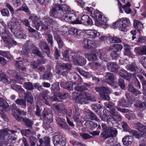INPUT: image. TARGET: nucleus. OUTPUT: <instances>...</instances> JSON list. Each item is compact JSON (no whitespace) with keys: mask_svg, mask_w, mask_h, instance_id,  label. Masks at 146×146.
Instances as JSON below:
<instances>
[{"mask_svg":"<svg viewBox=\"0 0 146 146\" xmlns=\"http://www.w3.org/2000/svg\"><path fill=\"white\" fill-rule=\"evenodd\" d=\"M130 3L129 2H128L122 7L125 12L127 14H130L131 12L132 11L130 8Z\"/></svg>","mask_w":146,"mask_h":146,"instance_id":"39","label":"nucleus"},{"mask_svg":"<svg viewBox=\"0 0 146 146\" xmlns=\"http://www.w3.org/2000/svg\"><path fill=\"white\" fill-rule=\"evenodd\" d=\"M78 29L74 27H72L68 31V33L69 34L75 35Z\"/></svg>","mask_w":146,"mask_h":146,"instance_id":"61","label":"nucleus"},{"mask_svg":"<svg viewBox=\"0 0 146 146\" xmlns=\"http://www.w3.org/2000/svg\"><path fill=\"white\" fill-rule=\"evenodd\" d=\"M0 106L3 109H7L9 106V105L5 100L1 98H0Z\"/></svg>","mask_w":146,"mask_h":146,"instance_id":"41","label":"nucleus"},{"mask_svg":"<svg viewBox=\"0 0 146 146\" xmlns=\"http://www.w3.org/2000/svg\"><path fill=\"white\" fill-rule=\"evenodd\" d=\"M29 139L31 146H35L37 139L34 136H31L29 137Z\"/></svg>","mask_w":146,"mask_h":146,"instance_id":"46","label":"nucleus"},{"mask_svg":"<svg viewBox=\"0 0 146 146\" xmlns=\"http://www.w3.org/2000/svg\"><path fill=\"white\" fill-rule=\"evenodd\" d=\"M73 52V51H71L70 52ZM71 53V52H70ZM62 55L63 56V59L65 61H69L70 60L71 54L70 56L69 55V50H66L64 51Z\"/></svg>","mask_w":146,"mask_h":146,"instance_id":"34","label":"nucleus"},{"mask_svg":"<svg viewBox=\"0 0 146 146\" xmlns=\"http://www.w3.org/2000/svg\"><path fill=\"white\" fill-rule=\"evenodd\" d=\"M9 131L11 132L12 133L17 131L14 130H10L8 129H4L0 132V141H2L5 138V136L9 133Z\"/></svg>","mask_w":146,"mask_h":146,"instance_id":"17","label":"nucleus"},{"mask_svg":"<svg viewBox=\"0 0 146 146\" xmlns=\"http://www.w3.org/2000/svg\"><path fill=\"white\" fill-rule=\"evenodd\" d=\"M24 94L25 101L32 104L34 102V99L32 94L29 92H25Z\"/></svg>","mask_w":146,"mask_h":146,"instance_id":"22","label":"nucleus"},{"mask_svg":"<svg viewBox=\"0 0 146 146\" xmlns=\"http://www.w3.org/2000/svg\"><path fill=\"white\" fill-rule=\"evenodd\" d=\"M84 32L91 38H95L100 35V33L95 30H85Z\"/></svg>","mask_w":146,"mask_h":146,"instance_id":"16","label":"nucleus"},{"mask_svg":"<svg viewBox=\"0 0 146 146\" xmlns=\"http://www.w3.org/2000/svg\"><path fill=\"white\" fill-rule=\"evenodd\" d=\"M84 55L85 57L89 61H93L96 60L97 59V57L95 53H85Z\"/></svg>","mask_w":146,"mask_h":146,"instance_id":"27","label":"nucleus"},{"mask_svg":"<svg viewBox=\"0 0 146 146\" xmlns=\"http://www.w3.org/2000/svg\"><path fill=\"white\" fill-rule=\"evenodd\" d=\"M119 75L127 80L129 81L131 79L130 74L127 73L126 71L122 69L120 70L119 72Z\"/></svg>","mask_w":146,"mask_h":146,"instance_id":"25","label":"nucleus"},{"mask_svg":"<svg viewBox=\"0 0 146 146\" xmlns=\"http://www.w3.org/2000/svg\"><path fill=\"white\" fill-rule=\"evenodd\" d=\"M101 91L104 94H102V98L104 100L109 101L110 100V98L108 94L110 93L111 90L107 87H101Z\"/></svg>","mask_w":146,"mask_h":146,"instance_id":"15","label":"nucleus"},{"mask_svg":"<svg viewBox=\"0 0 146 146\" xmlns=\"http://www.w3.org/2000/svg\"><path fill=\"white\" fill-rule=\"evenodd\" d=\"M134 27L139 32L143 27V24L139 21L134 20Z\"/></svg>","mask_w":146,"mask_h":146,"instance_id":"30","label":"nucleus"},{"mask_svg":"<svg viewBox=\"0 0 146 146\" xmlns=\"http://www.w3.org/2000/svg\"><path fill=\"white\" fill-rule=\"evenodd\" d=\"M105 80H102V82H106L110 85L114 83L115 78L113 74L112 73H107L105 75Z\"/></svg>","mask_w":146,"mask_h":146,"instance_id":"14","label":"nucleus"},{"mask_svg":"<svg viewBox=\"0 0 146 146\" xmlns=\"http://www.w3.org/2000/svg\"><path fill=\"white\" fill-rule=\"evenodd\" d=\"M70 11V8L69 6L65 4L60 5H54L52 7V9L50 11L51 16H53L58 15L59 17L62 16L65 13H68Z\"/></svg>","mask_w":146,"mask_h":146,"instance_id":"2","label":"nucleus"},{"mask_svg":"<svg viewBox=\"0 0 146 146\" xmlns=\"http://www.w3.org/2000/svg\"><path fill=\"white\" fill-rule=\"evenodd\" d=\"M59 17L64 19L66 22H70L73 24H76L77 17L74 14H71L69 12L65 13V14L63 16Z\"/></svg>","mask_w":146,"mask_h":146,"instance_id":"13","label":"nucleus"},{"mask_svg":"<svg viewBox=\"0 0 146 146\" xmlns=\"http://www.w3.org/2000/svg\"><path fill=\"white\" fill-rule=\"evenodd\" d=\"M134 51L136 53L140 55H146V46L135 48Z\"/></svg>","mask_w":146,"mask_h":146,"instance_id":"26","label":"nucleus"},{"mask_svg":"<svg viewBox=\"0 0 146 146\" xmlns=\"http://www.w3.org/2000/svg\"><path fill=\"white\" fill-rule=\"evenodd\" d=\"M75 89L77 91L82 92V93L84 92V90L87 89L84 86H76L75 87Z\"/></svg>","mask_w":146,"mask_h":146,"instance_id":"59","label":"nucleus"},{"mask_svg":"<svg viewBox=\"0 0 146 146\" xmlns=\"http://www.w3.org/2000/svg\"><path fill=\"white\" fill-rule=\"evenodd\" d=\"M16 66L18 69L22 71H26V68L23 64L22 61H16Z\"/></svg>","mask_w":146,"mask_h":146,"instance_id":"40","label":"nucleus"},{"mask_svg":"<svg viewBox=\"0 0 146 146\" xmlns=\"http://www.w3.org/2000/svg\"><path fill=\"white\" fill-rule=\"evenodd\" d=\"M29 18L32 20L33 22L35 24L38 20V18L35 15L31 14Z\"/></svg>","mask_w":146,"mask_h":146,"instance_id":"55","label":"nucleus"},{"mask_svg":"<svg viewBox=\"0 0 146 146\" xmlns=\"http://www.w3.org/2000/svg\"><path fill=\"white\" fill-rule=\"evenodd\" d=\"M15 103L18 105L26 106V102L25 100L23 99H17L15 101Z\"/></svg>","mask_w":146,"mask_h":146,"instance_id":"58","label":"nucleus"},{"mask_svg":"<svg viewBox=\"0 0 146 146\" xmlns=\"http://www.w3.org/2000/svg\"><path fill=\"white\" fill-rule=\"evenodd\" d=\"M62 65L64 69L70 70L72 67L71 64L69 63H63Z\"/></svg>","mask_w":146,"mask_h":146,"instance_id":"64","label":"nucleus"},{"mask_svg":"<svg viewBox=\"0 0 146 146\" xmlns=\"http://www.w3.org/2000/svg\"><path fill=\"white\" fill-rule=\"evenodd\" d=\"M31 129L29 128L26 129H23L21 130V132L23 135L27 136L30 135L31 133H34L35 131L33 130H32Z\"/></svg>","mask_w":146,"mask_h":146,"instance_id":"37","label":"nucleus"},{"mask_svg":"<svg viewBox=\"0 0 146 146\" xmlns=\"http://www.w3.org/2000/svg\"><path fill=\"white\" fill-rule=\"evenodd\" d=\"M127 68L132 71L138 72L137 71V68L135 66V64H133L131 65H129L127 66Z\"/></svg>","mask_w":146,"mask_h":146,"instance_id":"52","label":"nucleus"},{"mask_svg":"<svg viewBox=\"0 0 146 146\" xmlns=\"http://www.w3.org/2000/svg\"><path fill=\"white\" fill-rule=\"evenodd\" d=\"M130 24L129 19L127 18H123L117 20L113 24V27L114 29L119 28V29L123 31L127 30L126 27Z\"/></svg>","mask_w":146,"mask_h":146,"instance_id":"5","label":"nucleus"},{"mask_svg":"<svg viewBox=\"0 0 146 146\" xmlns=\"http://www.w3.org/2000/svg\"><path fill=\"white\" fill-rule=\"evenodd\" d=\"M132 140V137L131 136H126L123 139L122 142L124 145L128 146L131 143Z\"/></svg>","mask_w":146,"mask_h":146,"instance_id":"32","label":"nucleus"},{"mask_svg":"<svg viewBox=\"0 0 146 146\" xmlns=\"http://www.w3.org/2000/svg\"><path fill=\"white\" fill-rule=\"evenodd\" d=\"M6 110H0V113L1 114V117L3 119L4 121L8 122L9 119L7 116L5 114V112Z\"/></svg>","mask_w":146,"mask_h":146,"instance_id":"49","label":"nucleus"},{"mask_svg":"<svg viewBox=\"0 0 146 146\" xmlns=\"http://www.w3.org/2000/svg\"><path fill=\"white\" fill-rule=\"evenodd\" d=\"M107 21V18L101 13V26L104 29H106L108 26L106 23Z\"/></svg>","mask_w":146,"mask_h":146,"instance_id":"35","label":"nucleus"},{"mask_svg":"<svg viewBox=\"0 0 146 146\" xmlns=\"http://www.w3.org/2000/svg\"><path fill=\"white\" fill-rule=\"evenodd\" d=\"M39 46L42 49L45 50V52L48 56V55L50 53V50L48 46L47 43L46 42L40 41L39 44Z\"/></svg>","mask_w":146,"mask_h":146,"instance_id":"29","label":"nucleus"},{"mask_svg":"<svg viewBox=\"0 0 146 146\" xmlns=\"http://www.w3.org/2000/svg\"><path fill=\"white\" fill-rule=\"evenodd\" d=\"M57 122L58 125L61 128L65 129H69L68 126L64 119L61 118L58 119Z\"/></svg>","mask_w":146,"mask_h":146,"instance_id":"19","label":"nucleus"},{"mask_svg":"<svg viewBox=\"0 0 146 146\" xmlns=\"http://www.w3.org/2000/svg\"><path fill=\"white\" fill-rule=\"evenodd\" d=\"M110 135L109 129H106L103 131L102 134L101 133V137H103L104 139H106L110 137Z\"/></svg>","mask_w":146,"mask_h":146,"instance_id":"43","label":"nucleus"},{"mask_svg":"<svg viewBox=\"0 0 146 146\" xmlns=\"http://www.w3.org/2000/svg\"><path fill=\"white\" fill-rule=\"evenodd\" d=\"M21 22L28 27L27 29L29 32L36 34V36H34L36 38L38 36L37 31L30 27L28 19H25L22 21L13 17L12 19V23H8L7 26L15 37L20 39H25L26 38V35L22 33L24 30L21 26Z\"/></svg>","mask_w":146,"mask_h":146,"instance_id":"1","label":"nucleus"},{"mask_svg":"<svg viewBox=\"0 0 146 146\" xmlns=\"http://www.w3.org/2000/svg\"><path fill=\"white\" fill-rule=\"evenodd\" d=\"M36 29L38 30L41 27V29L43 30H45L48 29V23H47V21H44L43 23V22L40 21L37 23L35 24Z\"/></svg>","mask_w":146,"mask_h":146,"instance_id":"18","label":"nucleus"},{"mask_svg":"<svg viewBox=\"0 0 146 146\" xmlns=\"http://www.w3.org/2000/svg\"><path fill=\"white\" fill-rule=\"evenodd\" d=\"M121 125L124 131H129L132 133V130H130L126 122L124 121L123 122L121 123Z\"/></svg>","mask_w":146,"mask_h":146,"instance_id":"45","label":"nucleus"},{"mask_svg":"<svg viewBox=\"0 0 146 146\" xmlns=\"http://www.w3.org/2000/svg\"><path fill=\"white\" fill-rule=\"evenodd\" d=\"M124 54L125 56H127L131 58H133L134 57V55L131 52L130 50H124Z\"/></svg>","mask_w":146,"mask_h":146,"instance_id":"62","label":"nucleus"},{"mask_svg":"<svg viewBox=\"0 0 146 146\" xmlns=\"http://www.w3.org/2000/svg\"><path fill=\"white\" fill-rule=\"evenodd\" d=\"M77 92H73L72 94L74 96H76V101L81 104H86L88 103V100L92 101H95L94 97L88 92H83L78 96H77Z\"/></svg>","mask_w":146,"mask_h":146,"instance_id":"3","label":"nucleus"},{"mask_svg":"<svg viewBox=\"0 0 146 146\" xmlns=\"http://www.w3.org/2000/svg\"><path fill=\"white\" fill-rule=\"evenodd\" d=\"M76 71H78L82 75L85 77H87L89 75V73L83 70L82 69L79 67L76 68Z\"/></svg>","mask_w":146,"mask_h":146,"instance_id":"47","label":"nucleus"},{"mask_svg":"<svg viewBox=\"0 0 146 146\" xmlns=\"http://www.w3.org/2000/svg\"><path fill=\"white\" fill-rule=\"evenodd\" d=\"M2 15L5 17H8L9 16V12L7 9H3L1 11Z\"/></svg>","mask_w":146,"mask_h":146,"instance_id":"54","label":"nucleus"},{"mask_svg":"<svg viewBox=\"0 0 146 146\" xmlns=\"http://www.w3.org/2000/svg\"><path fill=\"white\" fill-rule=\"evenodd\" d=\"M123 48V46L120 44H115L113 45L110 48V50L113 52H117L121 50Z\"/></svg>","mask_w":146,"mask_h":146,"instance_id":"31","label":"nucleus"},{"mask_svg":"<svg viewBox=\"0 0 146 146\" xmlns=\"http://www.w3.org/2000/svg\"><path fill=\"white\" fill-rule=\"evenodd\" d=\"M110 137H113L115 136L117 134V131L115 128L112 127L110 128Z\"/></svg>","mask_w":146,"mask_h":146,"instance_id":"51","label":"nucleus"},{"mask_svg":"<svg viewBox=\"0 0 146 146\" xmlns=\"http://www.w3.org/2000/svg\"><path fill=\"white\" fill-rule=\"evenodd\" d=\"M0 80L3 82L7 84H10V81H8L7 75L4 73H2L0 75Z\"/></svg>","mask_w":146,"mask_h":146,"instance_id":"36","label":"nucleus"},{"mask_svg":"<svg viewBox=\"0 0 146 146\" xmlns=\"http://www.w3.org/2000/svg\"><path fill=\"white\" fill-rule=\"evenodd\" d=\"M42 115L45 120L49 121L50 122L52 121V115L50 113H48L47 110H44Z\"/></svg>","mask_w":146,"mask_h":146,"instance_id":"21","label":"nucleus"},{"mask_svg":"<svg viewBox=\"0 0 146 146\" xmlns=\"http://www.w3.org/2000/svg\"><path fill=\"white\" fill-rule=\"evenodd\" d=\"M60 86L68 90H73V84L71 82H66L64 83V82H62L60 83Z\"/></svg>","mask_w":146,"mask_h":146,"instance_id":"24","label":"nucleus"},{"mask_svg":"<svg viewBox=\"0 0 146 146\" xmlns=\"http://www.w3.org/2000/svg\"><path fill=\"white\" fill-rule=\"evenodd\" d=\"M5 7L9 9L12 14V15L13 17L14 14L15 13V11L13 8L8 3H5Z\"/></svg>","mask_w":146,"mask_h":146,"instance_id":"53","label":"nucleus"},{"mask_svg":"<svg viewBox=\"0 0 146 146\" xmlns=\"http://www.w3.org/2000/svg\"><path fill=\"white\" fill-rule=\"evenodd\" d=\"M127 103L128 102H127L124 99H121L119 102V105L122 107H129V105L127 104Z\"/></svg>","mask_w":146,"mask_h":146,"instance_id":"50","label":"nucleus"},{"mask_svg":"<svg viewBox=\"0 0 146 146\" xmlns=\"http://www.w3.org/2000/svg\"><path fill=\"white\" fill-rule=\"evenodd\" d=\"M83 35L84 33L82 30L78 29L75 36L76 38H79L82 37L83 36Z\"/></svg>","mask_w":146,"mask_h":146,"instance_id":"60","label":"nucleus"},{"mask_svg":"<svg viewBox=\"0 0 146 146\" xmlns=\"http://www.w3.org/2000/svg\"><path fill=\"white\" fill-rule=\"evenodd\" d=\"M78 110H75V114L74 116V119L75 121H78L79 119V116L80 114L79 113Z\"/></svg>","mask_w":146,"mask_h":146,"instance_id":"63","label":"nucleus"},{"mask_svg":"<svg viewBox=\"0 0 146 146\" xmlns=\"http://www.w3.org/2000/svg\"><path fill=\"white\" fill-rule=\"evenodd\" d=\"M23 121L24 122V125L28 128L33 129V122L30 119L27 118H23Z\"/></svg>","mask_w":146,"mask_h":146,"instance_id":"23","label":"nucleus"},{"mask_svg":"<svg viewBox=\"0 0 146 146\" xmlns=\"http://www.w3.org/2000/svg\"><path fill=\"white\" fill-rule=\"evenodd\" d=\"M109 39L111 43H120L121 42L120 38L116 36L110 37Z\"/></svg>","mask_w":146,"mask_h":146,"instance_id":"48","label":"nucleus"},{"mask_svg":"<svg viewBox=\"0 0 146 146\" xmlns=\"http://www.w3.org/2000/svg\"><path fill=\"white\" fill-rule=\"evenodd\" d=\"M40 146H50V139L48 137H45L43 139L39 140Z\"/></svg>","mask_w":146,"mask_h":146,"instance_id":"20","label":"nucleus"},{"mask_svg":"<svg viewBox=\"0 0 146 146\" xmlns=\"http://www.w3.org/2000/svg\"><path fill=\"white\" fill-rule=\"evenodd\" d=\"M99 44L96 41L92 40L87 38H84L82 41V45L83 48L87 50H93L98 46Z\"/></svg>","mask_w":146,"mask_h":146,"instance_id":"9","label":"nucleus"},{"mask_svg":"<svg viewBox=\"0 0 146 146\" xmlns=\"http://www.w3.org/2000/svg\"><path fill=\"white\" fill-rule=\"evenodd\" d=\"M45 63L44 60L40 61L39 60H37L36 62L34 61L31 63V65L33 66L34 68L35 69L37 68V65H40Z\"/></svg>","mask_w":146,"mask_h":146,"instance_id":"42","label":"nucleus"},{"mask_svg":"<svg viewBox=\"0 0 146 146\" xmlns=\"http://www.w3.org/2000/svg\"><path fill=\"white\" fill-rule=\"evenodd\" d=\"M136 76L139 78L141 80V81L143 86V89L144 90L143 91V93L146 96V93H145V88H146V81L144 80L143 76L142 75L139 74H137L136 76Z\"/></svg>","mask_w":146,"mask_h":146,"instance_id":"38","label":"nucleus"},{"mask_svg":"<svg viewBox=\"0 0 146 146\" xmlns=\"http://www.w3.org/2000/svg\"><path fill=\"white\" fill-rule=\"evenodd\" d=\"M64 104L63 103H60L59 105L57 104H54L53 105V109L56 110H61L62 109H64L63 107H64Z\"/></svg>","mask_w":146,"mask_h":146,"instance_id":"56","label":"nucleus"},{"mask_svg":"<svg viewBox=\"0 0 146 146\" xmlns=\"http://www.w3.org/2000/svg\"><path fill=\"white\" fill-rule=\"evenodd\" d=\"M2 33L0 35H3L1 37L4 42L8 45L12 39L11 37V34L9 31L7 30L6 28L3 29L1 31Z\"/></svg>","mask_w":146,"mask_h":146,"instance_id":"11","label":"nucleus"},{"mask_svg":"<svg viewBox=\"0 0 146 146\" xmlns=\"http://www.w3.org/2000/svg\"><path fill=\"white\" fill-rule=\"evenodd\" d=\"M52 141L54 146H65L66 144L65 139L59 134L54 136L52 137Z\"/></svg>","mask_w":146,"mask_h":146,"instance_id":"10","label":"nucleus"},{"mask_svg":"<svg viewBox=\"0 0 146 146\" xmlns=\"http://www.w3.org/2000/svg\"><path fill=\"white\" fill-rule=\"evenodd\" d=\"M52 77V74L51 73L49 72L43 74L41 77L44 80H48Z\"/></svg>","mask_w":146,"mask_h":146,"instance_id":"57","label":"nucleus"},{"mask_svg":"<svg viewBox=\"0 0 146 146\" xmlns=\"http://www.w3.org/2000/svg\"><path fill=\"white\" fill-rule=\"evenodd\" d=\"M42 98V101L46 104H48V102H52L54 101L56 102H60V99L62 98L61 94L60 93L58 92L57 93H54L53 96L49 98V96L48 95L46 92L44 91L42 92L40 96Z\"/></svg>","mask_w":146,"mask_h":146,"instance_id":"4","label":"nucleus"},{"mask_svg":"<svg viewBox=\"0 0 146 146\" xmlns=\"http://www.w3.org/2000/svg\"><path fill=\"white\" fill-rule=\"evenodd\" d=\"M107 66L108 69L112 71H114L117 69L119 66L114 62H109L107 64Z\"/></svg>","mask_w":146,"mask_h":146,"instance_id":"28","label":"nucleus"},{"mask_svg":"<svg viewBox=\"0 0 146 146\" xmlns=\"http://www.w3.org/2000/svg\"><path fill=\"white\" fill-rule=\"evenodd\" d=\"M135 129L138 130L140 133H139L135 132L134 131H131L132 133L135 137L140 139L141 137H146V127L144 125L140 123H137L135 124Z\"/></svg>","mask_w":146,"mask_h":146,"instance_id":"7","label":"nucleus"},{"mask_svg":"<svg viewBox=\"0 0 146 146\" xmlns=\"http://www.w3.org/2000/svg\"><path fill=\"white\" fill-rule=\"evenodd\" d=\"M28 44L26 43L23 47L22 54L25 56H27L29 52L31 51L32 53L36 55H37L41 58L43 57L42 54L40 53L37 48L34 44H31L29 49H28Z\"/></svg>","mask_w":146,"mask_h":146,"instance_id":"6","label":"nucleus"},{"mask_svg":"<svg viewBox=\"0 0 146 146\" xmlns=\"http://www.w3.org/2000/svg\"><path fill=\"white\" fill-rule=\"evenodd\" d=\"M16 83V82L15 80H11L10 84H11L12 88L17 91H18L19 90H21L22 89L21 86L15 84Z\"/></svg>","mask_w":146,"mask_h":146,"instance_id":"33","label":"nucleus"},{"mask_svg":"<svg viewBox=\"0 0 146 146\" xmlns=\"http://www.w3.org/2000/svg\"><path fill=\"white\" fill-rule=\"evenodd\" d=\"M87 23L88 25H92L93 24V22L92 19L89 16L84 15H83L80 20L76 19V24H80L83 23L84 24Z\"/></svg>","mask_w":146,"mask_h":146,"instance_id":"12","label":"nucleus"},{"mask_svg":"<svg viewBox=\"0 0 146 146\" xmlns=\"http://www.w3.org/2000/svg\"><path fill=\"white\" fill-rule=\"evenodd\" d=\"M24 87L29 90H32L34 89L32 83L30 82H26L24 84Z\"/></svg>","mask_w":146,"mask_h":146,"instance_id":"44","label":"nucleus"},{"mask_svg":"<svg viewBox=\"0 0 146 146\" xmlns=\"http://www.w3.org/2000/svg\"><path fill=\"white\" fill-rule=\"evenodd\" d=\"M79 52H71L72 60L74 64L78 66H82L86 64V60L84 57L80 56Z\"/></svg>","mask_w":146,"mask_h":146,"instance_id":"8","label":"nucleus"}]
</instances>
